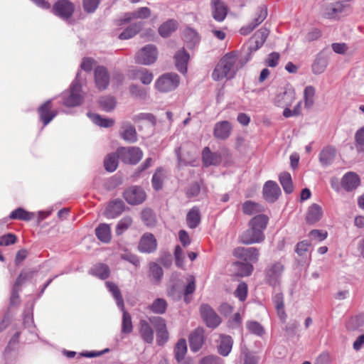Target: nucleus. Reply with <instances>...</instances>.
I'll use <instances>...</instances> for the list:
<instances>
[{
    "instance_id": "nucleus-25",
    "label": "nucleus",
    "mask_w": 364,
    "mask_h": 364,
    "mask_svg": "<svg viewBox=\"0 0 364 364\" xmlns=\"http://www.w3.org/2000/svg\"><path fill=\"white\" fill-rule=\"evenodd\" d=\"M231 131V124L228 121H222L215 124L213 134L217 139H225L230 135Z\"/></svg>"
},
{
    "instance_id": "nucleus-55",
    "label": "nucleus",
    "mask_w": 364,
    "mask_h": 364,
    "mask_svg": "<svg viewBox=\"0 0 364 364\" xmlns=\"http://www.w3.org/2000/svg\"><path fill=\"white\" fill-rule=\"evenodd\" d=\"M132 224V219L129 216L124 217L122 218L119 223H117L116 228V233L117 235L122 234L125 230H127Z\"/></svg>"
},
{
    "instance_id": "nucleus-21",
    "label": "nucleus",
    "mask_w": 364,
    "mask_h": 364,
    "mask_svg": "<svg viewBox=\"0 0 364 364\" xmlns=\"http://www.w3.org/2000/svg\"><path fill=\"white\" fill-rule=\"evenodd\" d=\"M233 340L231 336L220 334L218 341V352L222 356H228L232 348Z\"/></svg>"
},
{
    "instance_id": "nucleus-22",
    "label": "nucleus",
    "mask_w": 364,
    "mask_h": 364,
    "mask_svg": "<svg viewBox=\"0 0 364 364\" xmlns=\"http://www.w3.org/2000/svg\"><path fill=\"white\" fill-rule=\"evenodd\" d=\"M173 59L177 70L181 73L185 74L187 72L189 54L183 48H181L175 53Z\"/></svg>"
},
{
    "instance_id": "nucleus-63",
    "label": "nucleus",
    "mask_w": 364,
    "mask_h": 364,
    "mask_svg": "<svg viewBox=\"0 0 364 364\" xmlns=\"http://www.w3.org/2000/svg\"><path fill=\"white\" fill-rule=\"evenodd\" d=\"M129 92L132 95L136 97L144 98L146 96V90L136 85H130Z\"/></svg>"
},
{
    "instance_id": "nucleus-19",
    "label": "nucleus",
    "mask_w": 364,
    "mask_h": 364,
    "mask_svg": "<svg viewBox=\"0 0 364 364\" xmlns=\"http://www.w3.org/2000/svg\"><path fill=\"white\" fill-rule=\"evenodd\" d=\"M234 255L246 262L257 261L259 252L255 247H237L234 250Z\"/></svg>"
},
{
    "instance_id": "nucleus-2",
    "label": "nucleus",
    "mask_w": 364,
    "mask_h": 364,
    "mask_svg": "<svg viewBox=\"0 0 364 364\" xmlns=\"http://www.w3.org/2000/svg\"><path fill=\"white\" fill-rule=\"evenodd\" d=\"M106 287L108 290L112 294L113 297L116 300L117 305L120 308L123 312L122 331L124 333H129L132 331V318L129 313L124 310V300L122 297L120 291L118 287L112 282H107Z\"/></svg>"
},
{
    "instance_id": "nucleus-34",
    "label": "nucleus",
    "mask_w": 364,
    "mask_h": 364,
    "mask_svg": "<svg viewBox=\"0 0 364 364\" xmlns=\"http://www.w3.org/2000/svg\"><path fill=\"white\" fill-rule=\"evenodd\" d=\"M269 218L265 215H257L252 218L249 222V226L252 227L256 230L264 232L266 229Z\"/></svg>"
},
{
    "instance_id": "nucleus-38",
    "label": "nucleus",
    "mask_w": 364,
    "mask_h": 364,
    "mask_svg": "<svg viewBox=\"0 0 364 364\" xmlns=\"http://www.w3.org/2000/svg\"><path fill=\"white\" fill-rule=\"evenodd\" d=\"M97 237L102 242L107 243L111 240V230L109 225L100 224L95 229Z\"/></svg>"
},
{
    "instance_id": "nucleus-64",
    "label": "nucleus",
    "mask_w": 364,
    "mask_h": 364,
    "mask_svg": "<svg viewBox=\"0 0 364 364\" xmlns=\"http://www.w3.org/2000/svg\"><path fill=\"white\" fill-rule=\"evenodd\" d=\"M200 364H224V361L218 356L210 355L203 358L200 361Z\"/></svg>"
},
{
    "instance_id": "nucleus-3",
    "label": "nucleus",
    "mask_w": 364,
    "mask_h": 364,
    "mask_svg": "<svg viewBox=\"0 0 364 364\" xmlns=\"http://www.w3.org/2000/svg\"><path fill=\"white\" fill-rule=\"evenodd\" d=\"M80 73L77 74L75 80L72 82L70 90L62 94L63 105L66 107H75L80 105L84 95L82 94V86L80 82Z\"/></svg>"
},
{
    "instance_id": "nucleus-13",
    "label": "nucleus",
    "mask_w": 364,
    "mask_h": 364,
    "mask_svg": "<svg viewBox=\"0 0 364 364\" xmlns=\"http://www.w3.org/2000/svg\"><path fill=\"white\" fill-rule=\"evenodd\" d=\"M239 240L245 245L259 243L264 240V234L249 226V228L240 235Z\"/></svg>"
},
{
    "instance_id": "nucleus-46",
    "label": "nucleus",
    "mask_w": 364,
    "mask_h": 364,
    "mask_svg": "<svg viewBox=\"0 0 364 364\" xmlns=\"http://www.w3.org/2000/svg\"><path fill=\"white\" fill-rule=\"evenodd\" d=\"M90 273L102 279L107 278L109 275V269L107 265L104 264H98L95 265L90 270Z\"/></svg>"
},
{
    "instance_id": "nucleus-9",
    "label": "nucleus",
    "mask_w": 364,
    "mask_h": 364,
    "mask_svg": "<svg viewBox=\"0 0 364 364\" xmlns=\"http://www.w3.org/2000/svg\"><path fill=\"white\" fill-rule=\"evenodd\" d=\"M149 321L156 331V341L160 346L164 345L168 340V332L166 328V321L159 316H153Z\"/></svg>"
},
{
    "instance_id": "nucleus-11",
    "label": "nucleus",
    "mask_w": 364,
    "mask_h": 364,
    "mask_svg": "<svg viewBox=\"0 0 364 364\" xmlns=\"http://www.w3.org/2000/svg\"><path fill=\"white\" fill-rule=\"evenodd\" d=\"M200 312L206 325L210 328H215L221 323V318L208 304H202Z\"/></svg>"
},
{
    "instance_id": "nucleus-14",
    "label": "nucleus",
    "mask_w": 364,
    "mask_h": 364,
    "mask_svg": "<svg viewBox=\"0 0 364 364\" xmlns=\"http://www.w3.org/2000/svg\"><path fill=\"white\" fill-rule=\"evenodd\" d=\"M296 100V92L291 87L278 93L274 99V104L279 107L291 106Z\"/></svg>"
},
{
    "instance_id": "nucleus-61",
    "label": "nucleus",
    "mask_w": 364,
    "mask_h": 364,
    "mask_svg": "<svg viewBox=\"0 0 364 364\" xmlns=\"http://www.w3.org/2000/svg\"><path fill=\"white\" fill-rule=\"evenodd\" d=\"M309 247L310 243L306 240H304L297 244L296 252L299 256H306Z\"/></svg>"
},
{
    "instance_id": "nucleus-58",
    "label": "nucleus",
    "mask_w": 364,
    "mask_h": 364,
    "mask_svg": "<svg viewBox=\"0 0 364 364\" xmlns=\"http://www.w3.org/2000/svg\"><path fill=\"white\" fill-rule=\"evenodd\" d=\"M120 257L122 259L130 262L135 267L139 266L140 262L138 257L136 255H134L128 251H125L124 252L122 253L120 255Z\"/></svg>"
},
{
    "instance_id": "nucleus-41",
    "label": "nucleus",
    "mask_w": 364,
    "mask_h": 364,
    "mask_svg": "<svg viewBox=\"0 0 364 364\" xmlns=\"http://www.w3.org/2000/svg\"><path fill=\"white\" fill-rule=\"evenodd\" d=\"M315 94L316 89L314 86L309 85L304 88L303 99L305 108L310 109L313 107L314 104Z\"/></svg>"
},
{
    "instance_id": "nucleus-32",
    "label": "nucleus",
    "mask_w": 364,
    "mask_h": 364,
    "mask_svg": "<svg viewBox=\"0 0 364 364\" xmlns=\"http://www.w3.org/2000/svg\"><path fill=\"white\" fill-rule=\"evenodd\" d=\"M178 26L177 21L169 19L159 26V33L163 38H167L177 29Z\"/></svg>"
},
{
    "instance_id": "nucleus-53",
    "label": "nucleus",
    "mask_w": 364,
    "mask_h": 364,
    "mask_svg": "<svg viewBox=\"0 0 364 364\" xmlns=\"http://www.w3.org/2000/svg\"><path fill=\"white\" fill-rule=\"evenodd\" d=\"M175 357L177 360L184 358L187 352V345L185 339H180L175 346Z\"/></svg>"
},
{
    "instance_id": "nucleus-59",
    "label": "nucleus",
    "mask_w": 364,
    "mask_h": 364,
    "mask_svg": "<svg viewBox=\"0 0 364 364\" xmlns=\"http://www.w3.org/2000/svg\"><path fill=\"white\" fill-rule=\"evenodd\" d=\"M34 274L35 272L33 270L23 271L18 277L15 286H21L25 281L31 279Z\"/></svg>"
},
{
    "instance_id": "nucleus-8",
    "label": "nucleus",
    "mask_w": 364,
    "mask_h": 364,
    "mask_svg": "<svg viewBox=\"0 0 364 364\" xmlns=\"http://www.w3.org/2000/svg\"><path fill=\"white\" fill-rule=\"evenodd\" d=\"M74 11L75 5L69 0H58L52 8V12L63 20L69 19Z\"/></svg>"
},
{
    "instance_id": "nucleus-6",
    "label": "nucleus",
    "mask_w": 364,
    "mask_h": 364,
    "mask_svg": "<svg viewBox=\"0 0 364 364\" xmlns=\"http://www.w3.org/2000/svg\"><path fill=\"white\" fill-rule=\"evenodd\" d=\"M118 156L127 164H136L143 156V152L139 147H122L117 149Z\"/></svg>"
},
{
    "instance_id": "nucleus-35",
    "label": "nucleus",
    "mask_w": 364,
    "mask_h": 364,
    "mask_svg": "<svg viewBox=\"0 0 364 364\" xmlns=\"http://www.w3.org/2000/svg\"><path fill=\"white\" fill-rule=\"evenodd\" d=\"M139 333L142 339L148 343H151L154 341V331L148 322L141 321L139 323Z\"/></svg>"
},
{
    "instance_id": "nucleus-43",
    "label": "nucleus",
    "mask_w": 364,
    "mask_h": 364,
    "mask_svg": "<svg viewBox=\"0 0 364 364\" xmlns=\"http://www.w3.org/2000/svg\"><path fill=\"white\" fill-rule=\"evenodd\" d=\"M235 274L240 277H247L251 274L253 267L249 263L235 262L233 264Z\"/></svg>"
},
{
    "instance_id": "nucleus-29",
    "label": "nucleus",
    "mask_w": 364,
    "mask_h": 364,
    "mask_svg": "<svg viewBox=\"0 0 364 364\" xmlns=\"http://www.w3.org/2000/svg\"><path fill=\"white\" fill-rule=\"evenodd\" d=\"M132 79L139 80L144 85H149L153 80V74L146 68L134 70L131 72Z\"/></svg>"
},
{
    "instance_id": "nucleus-4",
    "label": "nucleus",
    "mask_w": 364,
    "mask_h": 364,
    "mask_svg": "<svg viewBox=\"0 0 364 364\" xmlns=\"http://www.w3.org/2000/svg\"><path fill=\"white\" fill-rule=\"evenodd\" d=\"M180 79L176 73H166L159 77L155 82V87L161 92H168L176 89Z\"/></svg>"
},
{
    "instance_id": "nucleus-48",
    "label": "nucleus",
    "mask_w": 364,
    "mask_h": 364,
    "mask_svg": "<svg viewBox=\"0 0 364 364\" xmlns=\"http://www.w3.org/2000/svg\"><path fill=\"white\" fill-rule=\"evenodd\" d=\"M273 302L277 311V314L282 320H285L286 314L284 309V298L282 293H277L273 296Z\"/></svg>"
},
{
    "instance_id": "nucleus-33",
    "label": "nucleus",
    "mask_w": 364,
    "mask_h": 364,
    "mask_svg": "<svg viewBox=\"0 0 364 364\" xmlns=\"http://www.w3.org/2000/svg\"><path fill=\"white\" fill-rule=\"evenodd\" d=\"M124 210V203L121 200L111 202L106 208L105 214L108 218H115Z\"/></svg>"
},
{
    "instance_id": "nucleus-62",
    "label": "nucleus",
    "mask_w": 364,
    "mask_h": 364,
    "mask_svg": "<svg viewBox=\"0 0 364 364\" xmlns=\"http://www.w3.org/2000/svg\"><path fill=\"white\" fill-rule=\"evenodd\" d=\"M247 293V286L245 283L242 282L239 284L235 294L240 301H244L246 299Z\"/></svg>"
},
{
    "instance_id": "nucleus-15",
    "label": "nucleus",
    "mask_w": 364,
    "mask_h": 364,
    "mask_svg": "<svg viewBox=\"0 0 364 364\" xmlns=\"http://www.w3.org/2000/svg\"><path fill=\"white\" fill-rule=\"evenodd\" d=\"M125 200L131 205H138L141 203L146 198V194L142 188L133 186L128 188L124 193Z\"/></svg>"
},
{
    "instance_id": "nucleus-45",
    "label": "nucleus",
    "mask_w": 364,
    "mask_h": 364,
    "mask_svg": "<svg viewBox=\"0 0 364 364\" xmlns=\"http://www.w3.org/2000/svg\"><path fill=\"white\" fill-rule=\"evenodd\" d=\"M187 224L189 228H195L198 226L200 221V215L199 210L194 207L187 214Z\"/></svg>"
},
{
    "instance_id": "nucleus-42",
    "label": "nucleus",
    "mask_w": 364,
    "mask_h": 364,
    "mask_svg": "<svg viewBox=\"0 0 364 364\" xmlns=\"http://www.w3.org/2000/svg\"><path fill=\"white\" fill-rule=\"evenodd\" d=\"M34 213L28 212L22 208H18L10 213L9 218L13 220L29 221L34 217Z\"/></svg>"
},
{
    "instance_id": "nucleus-20",
    "label": "nucleus",
    "mask_w": 364,
    "mask_h": 364,
    "mask_svg": "<svg viewBox=\"0 0 364 364\" xmlns=\"http://www.w3.org/2000/svg\"><path fill=\"white\" fill-rule=\"evenodd\" d=\"M119 134L124 141L129 143H134L137 140L136 129L129 122L122 123Z\"/></svg>"
},
{
    "instance_id": "nucleus-36",
    "label": "nucleus",
    "mask_w": 364,
    "mask_h": 364,
    "mask_svg": "<svg viewBox=\"0 0 364 364\" xmlns=\"http://www.w3.org/2000/svg\"><path fill=\"white\" fill-rule=\"evenodd\" d=\"M336 156V149L333 147L328 146L324 148L319 154V161L322 166L330 165Z\"/></svg>"
},
{
    "instance_id": "nucleus-30",
    "label": "nucleus",
    "mask_w": 364,
    "mask_h": 364,
    "mask_svg": "<svg viewBox=\"0 0 364 364\" xmlns=\"http://www.w3.org/2000/svg\"><path fill=\"white\" fill-rule=\"evenodd\" d=\"M327 65L328 60L326 57L322 53H320L317 55L312 64V72L316 75L321 74L325 71Z\"/></svg>"
},
{
    "instance_id": "nucleus-50",
    "label": "nucleus",
    "mask_w": 364,
    "mask_h": 364,
    "mask_svg": "<svg viewBox=\"0 0 364 364\" xmlns=\"http://www.w3.org/2000/svg\"><path fill=\"white\" fill-rule=\"evenodd\" d=\"M100 106L106 112L112 111L117 105L116 99L112 96H105L100 99Z\"/></svg>"
},
{
    "instance_id": "nucleus-17",
    "label": "nucleus",
    "mask_w": 364,
    "mask_h": 364,
    "mask_svg": "<svg viewBox=\"0 0 364 364\" xmlns=\"http://www.w3.org/2000/svg\"><path fill=\"white\" fill-rule=\"evenodd\" d=\"M95 82L96 87L103 90L106 89L109 82V75L107 70L103 66H98L95 70Z\"/></svg>"
},
{
    "instance_id": "nucleus-1",
    "label": "nucleus",
    "mask_w": 364,
    "mask_h": 364,
    "mask_svg": "<svg viewBox=\"0 0 364 364\" xmlns=\"http://www.w3.org/2000/svg\"><path fill=\"white\" fill-rule=\"evenodd\" d=\"M238 60L236 53H228L225 54L218 63L213 72L212 77L215 81L230 80L235 77L238 70L237 62Z\"/></svg>"
},
{
    "instance_id": "nucleus-23",
    "label": "nucleus",
    "mask_w": 364,
    "mask_h": 364,
    "mask_svg": "<svg viewBox=\"0 0 364 364\" xmlns=\"http://www.w3.org/2000/svg\"><path fill=\"white\" fill-rule=\"evenodd\" d=\"M51 100L46 101L38 108V113L41 121L43 125H47L56 115V111H51Z\"/></svg>"
},
{
    "instance_id": "nucleus-7",
    "label": "nucleus",
    "mask_w": 364,
    "mask_h": 364,
    "mask_svg": "<svg viewBox=\"0 0 364 364\" xmlns=\"http://www.w3.org/2000/svg\"><path fill=\"white\" fill-rule=\"evenodd\" d=\"M344 10V5L340 0H324L322 4V14L328 18H337Z\"/></svg>"
},
{
    "instance_id": "nucleus-12",
    "label": "nucleus",
    "mask_w": 364,
    "mask_h": 364,
    "mask_svg": "<svg viewBox=\"0 0 364 364\" xmlns=\"http://www.w3.org/2000/svg\"><path fill=\"white\" fill-rule=\"evenodd\" d=\"M267 16V9L265 6L258 8L255 16L248 25L242 27L240 32L242 35H247L252 32L257 26L262 23Z\"/></svg>"
},
{
    "instance_id": "nucleus-26",
    "label": "nucleus",
    "mask_w": 364,
    "mask_h": 364,
    "mask_svg": "<svg viewBox=\"0 0 364 364\" xmlns=\"http://www.w3.org/2000/svg\"><path fill=\"white\" fill-rule=\"evenodd\" d=\"M202 159L205 166H216L222 160L221 154L218 152H212L208 147H205L202 152Z\"/></svg>"
},
{
    "instance_id": "nucleus-44",
    "label": "nucleus",
    "mask_w": 364,
    "mask_h": 364,
    "mask_svg": "<svg viewBox=\"0 0 364 364\" xmlns=\"http://www.w3.org/2000/svg\"><path fill=\"white\" fill-rule=\"evenodd\" d=\"M87 116L93 122V123L101 127H111L114 124V119L109 118H102L97 114L88 113Z\"/></svg>"
},
{
    "instance_id": "nucleus-16",
    "label": "nucleus",
    "mask_w": 364,
    "mask_h": 364,
    "mask_svg": "<svg viewBox=\"0 0 364 364\" xmlns=\"http://www.w3.org/2000/svg\"><path fill=\"white\" fill-rule=\"evenodd\" d=\"M157 242L151 233H145L140 239L138 250L142 253H151L156 250Z\"/></svg>"
},
{
    "instance_id": "nucleus-5",
    "label": "nucleus",
    "mask_w": 364,
    "mask_h": 364,
    "mask_svg": "<svg viewBox=\"0 0 364 364\" xmlns=\"http://www.w3.org/2000/svg\"><path fill=\"white\" fill-rule=\"evenodd\" d=\"M158 58V50L154 45H146L136 54V63L144 65L154 64Z\"/></svg>"
},
{
    "instance_id": "nucleus-27",
    "label": "nucleus",
    "mask_w": 364,
    "mask_h": 364,
    "mask_svg": "<svg viewBox=\"0 0 364 364\" xmlns=\"http://www.w3.org/2000/svg\"><path fill=\"white\" fill-rule=\"evenodd\" d=\"M151 16V10L147 7H141L136 11L124 14V18L119 20V25H122L124 23L129 22L134 18H146Z\"/></svg>"
},
{
    "instance_id": "nucleus-40",
    "label": "nucleus",
    "mask_w": 364,
    "mask_h": 364,
    "mask_svg": "<svg viewBox=\"0 0 364 364\" xmlns=\"http://www.w3.org/2000/svg\"><path fill=\"white\" fill-rule=\"evenodd\" d=\"M269 30L265 28H262L257 31L252 38V40H254L255 46H251L250 50H256L259 48H260L264 43L267 37L269 35Z\"/></svg>"
},
{
    "instance_id": "nucleus-18",
    "label": "nucleus",
    "mask_w": 364,
    "mask_h": 364,
    "mask_svg": "<svg viewBox=\"0 0 364 364\" xmlns=\"http://www.w3.org/2000/svg\"><path fill=\"white\" fill-rule=\"evenodd\" d=\"M281 190L277 183L272 181H268L265 183L263 188V195L264 199L268 202H274L279 197Z\"/></svg>"
},
{
    "instance_id": "nucleus-54",
    "label": "nucleus",
    "mask_w": 364,
    "mask_h": 364,
    "mask_svg": "<svg viewBox=\"0 0 364 364\" xmlns=\"http://www.w3.org/2000/svg\"><path fill=\"white\" fill-rule=\"evenodd\" d=\"M246 327L251 333L258 336H262L265 333L263 326L257 321H250L247 322Z\"/></svg>"
},
{
    "instance_id": "nucleus-37",
    "label": "nucleus",
    "mask_w": 364,
    "mask_h": 364,
    "mask_svg": "<svg viewBox=\"0 0 364 364\" xmlns=\"http://www.w3.org/2000/svg\"><path fill=\"white\" fill-rule=\"evenodd\" d=\"M190 348L192 351H198L203 343V336L202 331L196 330L193 332L189 338Z\"/></svg>"
},
{
    "instance_id": "nucleus-51",
    "label": "nucleus",
    "mask_w": 364,
    "mask_h": 364,
    "mask_svg": "<svg viewBox=\"0 0 364 364\" xmlns=\"http://www.w3.org/2000/svg\"><path fill=\"white\" fill-rule=\"evenodd\" d=\"M242 210L247 215H253L263 211V208L258 203L247 200L242 204Z\"/></svg>"
},
{
    "instance_id": "nucleus-49",
    "label": "nucleus",
    "mask_w": 364,
    "mask_h": 364,
    "mask_svg": "<svg viewBox=\"0 0 364 364\" xmlns=\"http://www.w3.org/2000/svg\"><path fill=\"white\" fill-rule=\"evenodd\" d=\"M150 310L157 314H163L167 309V303L161 298L156 299L149 306Z\"/></svg>"
},
{
    "instance_id": "nucleus-60",
    "label": "nucleus",
    "mask_w": 364,
    "mask_h": 364,
    "mask_svg": "<svg viewBox=\"0 0 364 364\" xmlns=\"http://www.w3.org/2000/svg\"><path fill=\"white\" fill-rule=\"evenodd\" d=\"M100 4V0H83L84 10L87 13L94 12Z\"/></svg>"
},
{
    "instance_id": "nucleus-47",
    "label": "nucleus",
    "mask_w": 364,
    "mask_h": 364,
    "mask_svg": "<svg viewBox=\"0 0 364 364\" xmlns=\"http://www.w3.org/2000/svg\"><path fill=\"white\" fill-rule=\"evenodd\" d=\"M279 181L287 193H291L294 190L291 176L288 172H282L279 175Z\"/></svg>"
},
{
    "instance_id": "nucleus-10",
    "label": "nucleus",
    "mask_w": 364,
    "mask_h": 364,
    "mask_svg": "<svg viewBox=\"0 0 364 364\" xmlns=\"http://www.w3.org/2000/svg\"><path fill=\"white\" fill-rule=\"evenodd\" d=\"M284 271V265L280 262H274L266 269L265 278L271 286L276 287L280 282Z\"/></svg>"
},
{
    "instance_id": "nucleus-57",
    "label": "nucleus",
    "mask_w": 364,
    "mask_h": 364,
    "mask_svg": "<svg viewBox=\"0 0 364 364\" xmlns=\"http://www.w3.org/2000/svg\"><path fill=\"white\" fill-rule=\"evenodd\" d=\"M149 269L151 275L154 278L155 280L159 282L163 276L162 268L155 262H152L149 264Z\"/></svg>"
},
{
    "instance_id": "nucleus-56",
    "label": "nucleus",
    "mask_w": 364,
    "mask_h": 364,
    "mask_svg": "<svg viewBox=\"0 0 364 364\" xmlns=\"http://www.w3.org/2000/svg\"><path fill=\"white\" fill-rule=\"evenodd\" d=\"M163 178V170L161 168L157 169L152 177V186L155 190L158 191L162 188Z\"/></svg>"
},
{
    "instance_id": "nucleus-28",
    "label": "nucleus",
    "mask_w": 364,
    "mask_h": 364,
    "mask_svg": "<svg viewBox=\"0 0 364 364\" xmlns=\"http://www.w3.org/2000/svg\"><path fill=\"white\" fill-rule=\"evenodd\" d=\"M212 12L214 19L223 21L227 15V7L220 0H212Z\"/></svg>"
},
{
    "instance_id": "nucleus-24",
    "label": "nucleus",
    "mask_w": 364,
    "mask_h": 364,
    "mask_svg": "<svg viewBox=\"0 0 364 364\" xmlns=\"http://www.w3.org/2000/svg\"><path fill=\"white\" fill-rule=\"evenodd\" d=\"M322 215V208L316 203H313L307 209L305 220L308 224H314L321 220Z\"/></svg>"
},
{
    "instance_id": "nucleus-39",
    "label": "nucleus",
    "mask_w": 364,
    "mask_h": 364,
    "mask_svg": "<svg viewBox=\"0 0 364 364\" xmlns=\"http://www.w3.org/2000/svg\"><path fill=\"white\" fill-rule=\"evenodd\" d=\"M144 23L139 22L128 26L124 31L119 35L121 40H127L134 37L143 27Z\"/></svg>"
},
{
    "instance_id": "nucleus-31",
    "label": "nucleus",
    "mask_w": 364,
    "mask_h": 364,
    "mask_svg": "<svg viewBox=\"0 0 364 364\" xmlns=\"http://www.w3.org/2000/svg\"><path fill=\"white\" fill-rule=\"evenodd\" d=\"M359 183L358 175L352 172L345 174L342 179V186L347 191L355 189L358 186Z\"/></svg>"
},
{
    "instance_id": "nucleus-52",
    "label": "nucleus",
    "mask_w": 364,
    "mask_h": 364,
    "mask_svg": "<svg viewBox=\"0 0 364 364\" xmlns=\"http://www.w3.org/2000/svg\"><path fill=\"white\" fill-rule=\"evenodd\" d=\"M118 154H110L105 159V168L107 171L113 172L118 166Z\"/></svg>"
}]
</instances>
